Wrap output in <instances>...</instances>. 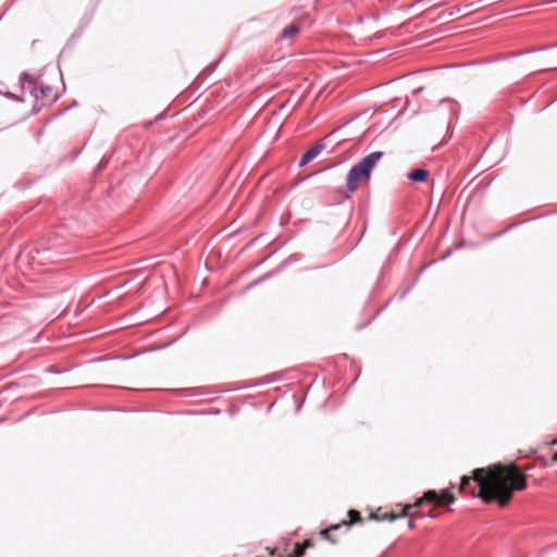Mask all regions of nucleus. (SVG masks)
<instances>
[{"label":"nucleus","instance_id":"obj_7","mask_svg":"<svg viewBox=\"0 0 557 557\" xmlns=\"http://www.w3.org/2000/svg\"><path fill=\"white\" fill-rule=\"evenodd\" d=\"M429 172L425 169L418 168L408 173L407 177L411 182L421 183L426 181Z\"/></svg>","mask_w":557,"mask_h":557},{"label":"nucleus","instance_id":"obj_10","mask_svg":"<svg viewBox=\"0 0 557 557\" xmlns=\"http://www.w3.org/2000/svg\"><path fill=\"white\" fill-rule=\"evenodd\" d=\"M348 516L350 517V522H343V525H345L346 528H349L351 523L357 522L361 519L359 512L352 509L348 511Z\"/></svg>","mask_w":557,"mask_h":557},{"label":"nucleus","instance_id":"obj_13","mask_svg":"<svg viewBox=\"0 0 557 557\" xmlns=\"http://www.w3.org/2000/svg\"><path fill=\"white\" fill-rule=\"evenodd\" d=\"M428 516H429L430 518H435V517H436V513L429 512V513H428Z\"/></svg>","mask_w":557,"mask_h":557},{"label":"nucleus","instance_id":"obj_14","mask_svg":"<svg viewBox=\"0 0 557 557\" xmlns=\"http://www.w3.org/2000/svg\"><path fill=\"white\" fill-rule=\"evenodd\" d=\"M408 527H409L410 529H412L414 525H413V523H412L411 521H409V522H408Z\"/></svg>","mask_w":557,"mask_h":557},{"label":"nucleus","instance_id":"obj_5","mask_svg":"<svg viewBox=\"0 0 557 557\" xmlns=\"http://www.w3.org/2000/svg\"><path fill=\"white\" fill-rule=\"evenodd\" d=\"M323 143H317L315 145L311 146L300 158L299 160V166H304L310 161H312L314 158H317L322 150L324 149Z\"/></svg>","mask_w":557,"mask_h":557},{"label":"nucleus","instance_id":"obj_4","mask_svg":"<svg viewBox=\"0 0 557 557\" xmlns=\"http://www.w3.org/2000/svg\"><path fill=\"white\" fill-rule=\"evenodd\" d=\"M22 79L24 82L27 81L30 85H33L30 91L36 98L46 99L52 97V88L50 86L40 85L39 88H37L33 79L27 74H23Z\"/></svg>","mask_w":557,"mask_h":557},{"label":"nucleus","instance_id":"obj_6","mask_svg":"<svg viewBox=\"0 0 557 557\" xmlns=\"http://www.w3.org/2000/svg\"><path fill=\"white\" fill-rule=\"evenodd\" d=\"M412 507H413L412 505H408V506H406V507L403 509L401 513H399V515H397V513H395V512H386V513L382 515L381 517H380V516H377L376 513H372V515H371V517H372V518H374V519H376V520H388V521H395V520H397L398 518L406 517V516L410 515V513H409V510H410Z\"/></svg>","mask_w":557,"mask_h":557},{"label":"nucleus","instance_id":"obj_12","mask_svg":"<svg viewBox=\"0 0 557 557\" xmlns=\"http://www.w3.org/2000/svg\"><path fill=\"white\" fill-rule=\"evenodd\" d=\"M442 104L447 103L450 107V110L453 111V107L455 106V102L450 99H443L441 101Z\"/></svg>","mask_w":557,"mask_h":557},{"label":"nucleus","instance_id":"obj_1","mask_svg":"<svg viewBox=\"0 0 557 557\" xmlns=\"http://www.w3.org/2000/svg\"><path fill=\"white\" fill-rule=\"evenodd\" d=\"M525 487L527 476L515 463H495L486 469H475L472 476L463 475L459 491H469L472 497H479L486 504L496 502L505 507L513 492Z\"/></svg>","mask_w":557,"mask_h":557},{"label":"nucleus","instance_id":"obj_9","mask_svg":"<svg viewBox=\"0 0 557 557\" xmlns=\"http://www.w3.org/2000/svg\"><path fill=\"white\" fill-rule=\"evenodd\" d=\"M298 33H299V27L296 24H290L283 29V32L281 34V38H283V39L292 38Z\"/></svg>","mask_w":557,"mask_h":557},{"label":"nucleus","instance_id":"obj_15","mask_svg":"<svg viewBox=\"0 0 557 557\" xmlns=\"http://www.w3.org/2000/svg\"><path fill=\"white\" fill-rule=\"evenodd\" d=\"M554 460H557V450L554 454Z\"/></svg>","mask_w":557,"mask_h":557},{"label":"nucleus","instance_id":"obj_8","mask_svg":"<svg viewBox=\"0 0 557 557\" xmlns=\"http://www.w3.org/2000/svg\"><path fill=\"white\" fill-rule=\"evenodd\" d=\"M311 546L310 541H305L301 543H296L294 552L288 557H302L305 555L306 548Z\"/></svg>","mask_w":557,"mask_h":557},{"label":"nucleus","instance_id":"obj_2","mask_svg":"<svg viewBox=\"0 0 557 557\" xmlns=\"http://www.w3.org/2000/svg\"><path fill=\"white\" fill-rule=\"evenodd\" d=\"M382 151H373L355 164L347 174L346 187L354 193L361 182H368L376 163L382 159Z\"/></svg>","mask_w":557,"mask_h":557},{"label":"nucleus","instance_id":"obj_3","mask_svg":"<svg viewBox=\"0 0 557 557\" xmlns=\"http://www.w3.org/2000/svg\"><path fill=\"white\" fill-rule=\"evenodd\" d=\"M424 502L429 504L443 505L454 503L455 497L449 490H443L441 493L432 490L425 492L423 497L416 504V506H420Z\"/></svg>","mask_w":557,"mask_h":557},{"label":"nucleus","instance_id":"obj_11","mask_svg":"<svg viewBox=\"0 0 557 557\" xmlns=\"http://www.w3.org/2000/svg\"><path fill=\"white\" fill-rule=\"evenodd\" d=\"M342 525L341 524H334V525H331L329 529H324L321 531V535L323 539H326V540H330V536H329V533L330 531H333V530H337L339 529Z\"/></svg>","mask_w":557,"mask_h":557}]
</instances>
